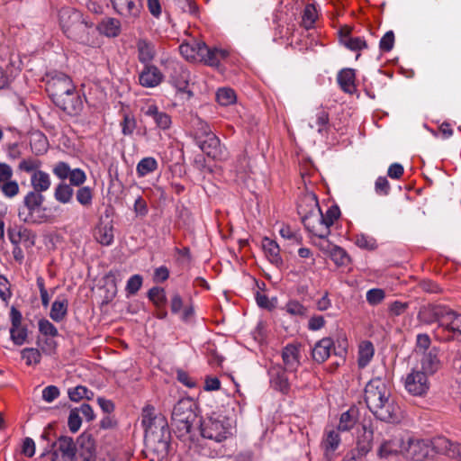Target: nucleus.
Returning <instances> with one entry per match:
<instances>
[{
  "label": "nucleus",
  "instance_id": "1",
  "mask_svg": "<svg viewBox=\"0 0 461 461\" xmlns=\"http://www.w3.org/2000/svg\"><path fill=\"white\" fill-rule=\"evenodd\" d=\"M365 402L370 411L380 420L396 422L400 420V407L385 380L376 377L367 383Z\"/></svg>",
  "mask_w": 461,
  "mask_h": 461
},
{
  "label": "nucleus",
  "instance_id": "2",
  "mask_svg": "<svg viewBox=\"0 0 461 461\" xmlns=\"http://www.w3.org/2000/svg\"><path fill=\"white\" fill-rule=\"evenodd\" d=\"M141 424L145 430V444L148 447L162 456L169 448L170 431L167 420L163 416H157L151 405L143 408Z\"/></svg>",
  "mask_w": 461,
  "mask_h": 461
},
{
  "label": "nucleus",
  "instance_id": "3",
  "mask_svg": "<svg viewBox=\"0 0 461 461\" xmlns=\"http://www.w3.org/2000/svg\"><path fill=\"white\" fill-rule=\"evenodd\" d=\"M180 54L188 61L203 62L211 67H218L221 60L229 56L225 50L213 48L210 49L203 41L192 40L189 42H183L179 46Z\"/></svg>",
  "mask_w": 461,
  "mask_h": 461
},
{
  "label": "nucleus",
  "instance_id": "4",
  "mask_svg": "<svg viewBox=\"0 0 461 461\" xmlns=\"http://www.w3.org/2000/svg\"><path fill=\"white\" fill-rule=\"evenodd\" d=\"M171 421L178 438L187 436L194 425L200 424L195 403L190 399L178 401L174 406Z\"/></svg>",
  "mask_w": 461,
  "mask_h": 461
},
{
  "label": "nucleus",
  "instance_id": "5",
  "mask_svg": "<svg viewBox=\"0 0 461 461\" xmlns=\"http://www.w3.org/2000/svg\"><path fill=\"white\" fill-rule=\"evenodd\" d=\"M59 21L64 33L70 39L85 43L88 41L89 25L80 12L72 8H62Z\"/></svg>",
  "mask_w": 461,
  "mask_h": 461
},
{
  "label": "nucleus",
  "instance_id": "6",
  "mask_svg": "<svg viewBox=\"0 0 461 461\" xmlns=\"http://www.w3.org/2000/svg\"><path fill=\"white\" fill-rule=\"evenodd\" d=\"M44 196L38 192H29L23 198V205L18 210L20 221L26 223H41L47 221L43 207Z\"/></svg>",
  "mask_w": 461,
  "mask_h": 461
},
{
  "label": "nucleus",
  "instance_id": "7",
  "mask_svg": "<svg viewBox=\"0 0 461 461\" xmlns=\"http://www.w3.org/2000/svg\"><path fill=\"white\" fill-rule=\"evenodd\" d=\"M439 317H441L440 326L434 331L438 339L450 341L454 339V334H461V313L445 306Z\"/></svg>",
  "mask_w": 461,
  "mask_h": 461
},
{
  "label": "nucleus",
  "instance_id": "8",
  "mask_svg": "<svg viewBox=\"0 0 461 461\" xmlns=\"http://www.w3.org/2000/svg\"><path fill=\"white\" fill-rule=\"evenodd\" d=\"M429 439H420L404 435L402 456L412 461H422L429 456Z\"/></svg>",
  "mask_w": 461,
  "mask_h": 461
},
{
  "label": "nucleus",
  "instance_id": "9",
  "mask_svg": "<svg viewBox=\"0 0 461 461\" xmlns=\"http://www.w3.org/2000/svg\"><path fill=\"white\" fill-rule=\"evenodd\" d=\"M201 434L203 438L221 442L230 435V427L224 419L210 417L200 423Z\"/></svg>",
  "mask_w": 461,
  "mask_h": 461
},
{
  "label": "nucleus",
  "instance_id": "10",
  "mask_svg": "<svg viewBox=\"0 0 461 461\" xmlns=\"http://www.w3.org/2000/svg\"><path fill=\"white\" fill-rule=\"evenodd\" d=\"M430 387L429 375L419 369L418 366L411 369L404 379V388L413 396H424Z\"/></svg>",
  "mask_w": 461,
  "mask_h": 461
},
{
  "label": "nucleus",
  "instance_id": "11",
  "mask_svg": "<svg viewBox=\"0 0 461 461\" xmlns=\"http://www.w3.org/2000/svg\"><path fill=\"white\" fill-rule=\"evenodd\" d=\"M46 90L54 102L69 91L75 90V86L68 76L56 73L47 81Z\"/></svg>",
  "mask_w": 461,
  "mask_h": 461
},
{
  "label": "nucleus",
  "instance_id": "12",
  "mask_svg": "<svg viewBox=\"0 0 461 461\" xmlns=\"http://www.w3.org/2000/svg\"><path fill=\"white\" fill-rule=\"evenodd\" d=\"M305 229L317 238L328 237L330 230L323 222V213L321 208L313 207V212L301 217Z\"/></svg>",
  "mask_w": 461,
  "mask_h": 461
},
{
  "label": "nucleus",
  "instance_id": "13",
  "mask_svg": "<svg viewBox=\"0 0 461 461\" xmlns=\"http://www.w3.org/2000/svg\"><path fill=\"white\" fill-rule=\"evenodd\" d=\"M403 437L402 433L394 434L389 438H384L378 448L377 455L381 459L389 460L403 453Z\"/></svg>",
  "mask_w": 461,
  "mask_h": 461
},
{
  "label": "nucleus",
  "instance_id": "14",
  "mask_svg": "<svg viewBox=\"0 0 461 461\" xmlns=\"http://www.w3.org/2000/svg\"><path fill=\"white\" fill-rule=\"evenodd\" d=\"M56 447L52 452V461H75L77 445L68 436H60L54 443Z\"/></svg>",
  "mask_w": 461,
  "mask_h": 461
},
{
  "label": "nucleus",
  "instance_id": "15",
  "mask_svg": "<svg viewBox=\"0 0 461 461\" xmlns=\"http://www.w3.org/2000/svg\"><path fill=\"white\" fill-rule=\"evenodd\" d=\"M12 177V167L5 163H0V191L8 198L16 196L20 190L18 183Z\"/></svg>",
  "mask_w": 461,
  "mask_h": 461
},
{
  "label": "nucleus",
  "instance_id": "16",
  "mask_svg": "<svg viewBox=\"0 0 461 461\" xmlns=\"http://www.w3.org/2000/svg\"><path fill=\"white\" fill-rule=\"evenodd\" d=\"M432 448L439 454L461 461V445L457 442H452L445 437H437L430 440V449Z\"/></svg>",
  "mask_w": 461,
  "mask_h": 461
},
{
  "label": "nucleus",
  "instance_id": "17",
  "mask_svg": "<svg viewBox=\"0 0 461 461\" xmlns=\"http://www.w3.org/2000/svg\"><path fill=\"white\" fill-rule=\"evenodd\" d=\"M111 2L116 13L129 20L137 19L142 9L140 0H111Z\"/></svg>",
  "mask_w": 461,
  "mask_h": 461
},
{
  "label": "nucleus",
  "instance_id": "18",
  "mask_svg": "<svg viewBox=\"0 0 461 461\" xmlns=\"http://www.w3.org/2000/svg\"><path fill=\"white\" fill-rule=\"evenodd\" d=\"M54 104L70 115L77 114L83 108V102L75 90L69 91Z\"/></svg>",
  "mask_w": 461,
  "mask_h": 461
},
{
  "label": "nucleus",
  "instance_id": "19",
  "mask_svg": "<svg viewBox=\"0 0 461 461\" xmlns=\"http://www.w3.org/2000/svg\"><path fill=\"white\" fill-rule=\"evenodd\" d=\"M439 349L436 347L431 348L428 351H423L420 359V370L428 375H434L440 367V360L438 358Z\"/></svg>",
  "mask_w": 461,
  "mask_h": 461
},
{
  "label": "nucleus",
  "instance_id": "20",
  "mask_svg": "<svg viewBox=\"0 0 461 461\" xmlns=\"http://www.w3.org/2000/svg\"><path fill=\"white\" fill-rule=\"evenodd\" d=\"M79 447V456L83 461H96V448L94 437L88 432H83L77 439Z\"/></svg>",
  "mask_w": 461,
  "mask_h": 461
},
{
  "label": "nucleus",
  "instance_id": "21",
  "mask_svg": "<svg viewBox=\"0 0 461 461\" xmlns=\"http://www.w3.org/2000/svg\"><path fill=\"white\" fill-rule=\"evenodd\" d=\"M163 74L154 65H144L143 69L139 75L140 84L148 88H152L158 86L163 80Z\"/></svg>",
  "mask_w": 461,
  "mask_h": 461
},
{
  "label": "nucleus",
  "instance_id": "22",
  "mask_svg": "<svg viewBox=\"0 0 461 461\" xmlns=\"http://www.w3.org/2000/svg\"><path fill=\"white\" fill-rule=\"evenodd\" d=\"M285 370L295 372L300 366V348L296 344L286 345L282 351Z\"/></svg>",
  "mask_w": 461,
  "mask_h": 461
},
{
  "label": "nucleus",
  "instance_id": "23",
  "mask_svg": "<svg viewBox=\"0 0 461 461\" xmlns=\"http://www.w3.org/2000/svg\"><path fill=\"white\" fill-rule=\"evenodd\" d=\"M136 49L138 54V60L143 64L148 65L156 57V48L154 43L147 38H140L136 41Z\"/></svg>",
  "mask_w": 461,
  "mask_h": 461
},
{
  "label": "nucleus",
  "instance_id": "24",
  "mask_svg": "<svg viewBox=\"0 0 461 461\" xmlns=\"http://www.w3.org/2000/svg\"><path fill=\"white\" fill-rule=\"evenodd\" d=\"M334 349V342L331 338L327 337L317 341L312 350V356L317 363L325 362Z\"/></svg>",
  "mask_w": 461,
  "mask_h": 461
},
{
  "label": "nucleus",
  "instance_id": "25",
  "mask_svg": "<svg viewBox=\"0 0 461 461\" xmlns=\"http://www.w3.org/2000/svg\"><path fill=\"white\" fill-rule=\"evenodd\" d=\"M339 431L331 428L325 430L321 447L324 450L325 456L330 459L333 456L334 452L338 449L340 444Z\"/></svg>",
  "mask_w": 461,
  "mask_h": 461
},
{
  "label": "nucleus",
  "instance_id": "26",
  "mask_svg": "<svg viewBox=\"0 0 461 461\" xmlns=\"http://www.w3.org/2000/svg\"><path fill=\"white\" fill-rule=\"evenodd\" d=\"M146 116L151 117L156 125L161 130H167L171 126V117L165 112L158 110L156 104H148L142 108Z\"/></svg>",
  "mask_w": 461,
  "mask_h": 461
},
{
  "label": "nucleus",
  "instance_id": "27",
  "mask_svg": "<svg viewBox=\"0 0 461 461\" xmlns=\"http://www.w3.org/2000/svg\"><path fill=\"white\" fill-rule=\"evenodd\" d=\"M285 368L282 366H274L270 369V383L272 386L283 393H286L289 391L290 384L286 376Z\"/></svg>",
  "mask_w": 461,
  "mask_h": 461
},
{
  "label": "nucleus",
  "instance_id": "28",
  "mask_svg": "<svg viewBox=\"0 0 461 461\" xmlns=\"http://www.w3.org/2000/svg\"><path fill=\"white\" fill-rule=\"evenodd\" d=\"M200 149L213 158H220L221 156V148L220 140L215 134H209V137L197 140Z\"/></svg>",
  "mask_w": 461,
  "mask_h": 461
},
{
  "label": "nucleus",
  "instance_id": "29",
  "mask_svg": "<svg viewBox=\"0 0 461 461\" xmlns=\"http://www.w3.org/2000/svg\"><path fill=\"white\" fill-rule=\"evenodd\" d=\"M444 308L445 305H429L423 307L420 311L418 318L425 324H432L437 322L438 328H439L441 322V317H439V315L440 313H443Z\"/></svg>",
  "mask_w": 461,
  "mask_h": 461
},
{
  "label": "nucleus",
  "instance_id": "30",
  "mask_svg": "<svg viewBox=\"0 0 461 461\" xmlns=\"http://www.w3.org/2000/svg\"><path fill=\"white\" fill-rule=\"evenodd\" d=\"M350 30L343 28L339 31V41L350 50L357 51L367 47L366 41L360 37H351Z\"/></svg>",
  "mask_w": 461,
  "mask_h": 461
},
{
  "label": "nucleus",
  "instance_id": "31",
  "mask_svg": "<svg viewBox=\"0 0 461 461\" xmlns=\"http://www.w3.org/2000/svg\"><path fill=\"white\" fill-rule=\"evenodd\" d=\"M171 68L173 70L171 79L176 87L184 90L190 81V73L184 66L176 62L171 63Z\"/></svg>",
  "mask_w": 461,
  "mask_h": 461
},
{
  "label": "nucleus",
  "instance_id": "32",
  "mask_svg": "<svg viewBox=\"0 0 461 461\" xmlns=\"http://www.w3.org/2000/svg\"><path fill=\"white\" fill-rule=\"evenodd\" d=\"M262 248L267 258L273 265L279 267L283 264L279 246L275 240L269 238H264L262 240Z\"/></svg>",
  "mask_w": 461,
  "mask_h": 461
},
{
  "label": "nucleus",
  "instance_id": "33",
  "mask_svg": "<svg viewBox=\"0 0 461 461\" xmlns=\"http://www.w3.org/2000/svg\"><path fill=\"white\" fill-rule=\"evenodd\" d=\"M355 77L354 69L344 68L338 74L337 81L344 92L353 94L356 91Z\"/></svg>",
  "mask_w": 461,
  "mask_h": 461
},
{
  "label": "nucleus",
  "instance_id": "34",
  "mask_svg": "<svg viewBox=\"0 0 461 461\" xmlns=\"http://www.w3.org/2000/svg\"><path fill=\"white\" fill-rule=\"evenodd\" d=\"M31 184L33 188L32 192H38V194H41L50 189L51 185L50 176L44 171H35L31 176Z\"/></svg>",
  "mask_w": 461,
  "mask_h": 461
},
{
  "label": "nucleus",
  "instance_id": "35",
  "mask_svg": "<svg viewBox=\"0 0 461 461\" xmlns=\"http://www.w3.org/2000/svg\"><path fill=\"white\" fill-rule=\"evenodd\" d=\"M97 29L102 34L114 38L121 33V22L116 18L105 17L100 22Z\"/></svg>",
  "mask_w": 461,
  "mask_h": 461
},
{
  "label": "nucleus",
  "instance_id": "36",
  "mask_svg": "<svg viewBox=\"0 0 461 461\" xmlns=\"http://www.w3.org/2000/svg\"><path fill=\"white\" fill-rule=\"evenodd\" d=\"M95 239L102 245L109 246L113 241V228L111 222H100L94 232Z\"/></svg>",
  "mask_w": 461,
  "mask_h": 461
},
{
  "label": "nucleus",
  "instance_id": "37",
  "mask_svg": "<svg viewBox=\"0 0 461 461\" xmlns=\"http://www.w3.org/2000/svg\"><path fill=\"white\" fill-rule=\"evenodd\" d=\"M375 348L370 341L364 340L358 346L357 366L359 368H365L373 359Z\"/></svg>",
  "mask_w": 461,
  "mask_h": 461
},
{
  "label": "nucleus",
  "instance_id": "38",
  "mask_svg": "<svg viewBox=\"0 0 461 461\" xmlns=\"http://www.w3.org/2000/svg\"><path fill=\"white\" fill-rule=\"evenodd\" d=\"M313 207L320 208L316 195L313 193H306L299 201L297 211L301 217L312 213Z\"/></svg>",
  "mask_w": 461,
  "mask_h": 461
},
{
  "label": "nucleus",
  "instance_id": "39",
  "mask_svg": "<svg viewBox=\"0 0 461 461\" xmlns=\"http://www.w3.org/2000/svg\"><path fill=\"white\" fill-rule=\"evenodd\" d=\"M74 190L66 182H60L54 189V198L60 203L66 204L72 201Z\"/></svg>",
  "mask_w": 461,
  "mask_h": 461
},
{
  "label": "nucleus",
  "instance_id": "40",
  "mask_svg": "<svg viewBox=\"0 0 461 461\" xmlns=\"http://www.w3.org/2000/svg\"><path fill=\"white\" fill-rule=\"evenodd\" d=\"M357 421V411L351 408L340 415L337 430L348 431L356 425Z\"/></svg>",
  "mask_w": 461,
  "mask_h": 461
},
{
  "label": "nucleus",
  "instance_id": "41",
  "mask_svg": "<svg viewBox=\"0 0 461 461\" xmlns=\"http://www.w3.org/2000/svg\"><path fill=\"white\" fill-rule=\"evenodd\" d=\"M68 300L66 298H59L55 300L51 305L50 316L56 321H61L68 312Z\"/></svg>",
  "mask_w": 461,
  "mask_h": 461
},
{
  "label": "nucleus",
  "instance_id": "42",
  "mask_svg": "<svg viewBox=\"0 0 461 461\" xmlns=\"http://www.w3.org/2000/svg\"><path fill=\"white\" fill-rule=\"evenodd\" d=\"M363 433L357 436V447L361 453L366 454L372 448V441L374 438V432L371 429L366 426L362 427Z\"/></svg>",
  "mask_w": 461,
  "mask_h": 461
},
{
  "label": "nucleus",
  "instance_id": "43",
  "mask_svg": "<svg viewBox=\"0 0 461 461\" xmlns=\"http://www.w3.org/2000/svg\"><path fill=\"white\" fill-rule=\"evenodd\" d=\"M158 168V162L152 157L142 158L137 165L136 171L139 176H145Z\"/></svg>",
  "mask_w": 461,
  "mask_h": 461
},
{
  "label": "nucleus",
  "instance_id": "44",
  "mask_svg": "<svg viewBox=\"0 0 461 461\" xmlns=\"http://www.w3.org/2000/svg\"><path fill=\"white\" fill-rule=\"evenodd\" d=\"M48 140L41 132L35 133L31 139V148L36 155H41L48 150Z\"/></svg>",
  "mask_w": 461,
  "mask_h": 461
},
{
  "label": "nucleus",
  "instance_id": "45",
  "mask_svg": "<svg viewBox=\"0 0 461 461\" xmlns=\"http://www.w3.org/2000/svg\"><path fill=\"white\" fill-rule=\"evenodd\" d=\"M314 118L315 124L310 122V128L313 129L314 127H317L318 132L322 133L329 124L330 118L328 112L322 108H319L315 112Z\"/></svg>",
  "mask_w": 461,
  "mask_h": 461
},
{
  "label": "nucleus",
  "instance_id": "46",
  "mask_svg": "<svg viewBox=\"0 0 461 461\" xmlns=\"http://www.w3.org/2000/svg\"><path fill=\"white\" fill-rule=\"evenodd\" d=\"M216 100L223 106L232 104L236 102L235 92L228 87L220 88L216 93Z\"/></svg>",
  "mask_w": 461,
  "mask_h": 461
},
{
  "label": "nucleus",
  "instance_id": "47",
  "mask_svg": "<svg viewBox=\"0 0 461 461\" xmlns=\"http://www.w3.org/2000/svg\"><path fill=\"white\" fill-rule=\"evenodd\" d=\"M68 396L71 401L78 402L82 399H92L94 393L88 390L86 386L78 385L68 390Z\"/></svg>",
  "mask_w": 461,
  "mask_h": 461
},
{
  "label": "nucleus",
  "instance_id": "48",
  "mask_svg": "<svg viewBox=\"0 0 461 461\" xmlns=\"http://www.w3.org/2000/svg\"><path fill=\"white\" fill-rule=\"evenodd\" d=\"M93 189L89 186H81L77 190V201L85 207H89L93 203Z\"/></svg>",
  "mask_w": 461,
  "mask_h": 461
},
{
  "label": "nucleus",
  "instance_id": "49",
  "mask_svg": "<svg viewBox=\"0 0 461 461\" xmlns=\"http://www.w3.org/2000/svg\"><path fill=\"white\" fill-rule=\"evenodd\" d=\"M329 257L339 267L347 266L350 261L347 252L339 246L333 249Z\"/></svg>",
  "mask_w": 461,
  "mask_h": 461
},
{
  "label": "nucleus",
  "instance_id": "50",
  "mask_svg": "<svg viewBox=\"0 0 461 461\" xmlns=\"http://www.w3.org/2000/svg\"><path fill=\"white\" fill-rule=\"evenodd\" d=\"M10 336L13 342L17 345H23L27 339V329L22 325L12 326L10 329Z\"/></svg>",
  "mask_w": 461,
  "mask_h": 461
},
{
  "label": "nucleus",
  "instance_id": "51",
  "mask_svg": "<svg viewBox=\"0 0 461 461\" xmlns=\"http://www.w3.org/2000/svg\"><path fill=\"white\" fill-rule=\"evenodd\" d=\"M71 171L72 169L70 168L69 165L64 161L57 162L52 168V173L59 179H60L61 182H64L66 179L69 178Z\"/></svg>",
  "mask_w": 461,
  "mask_h": 461
},
{
  "label": "nucleus",
  "instance_id": "52",
  "mask_svg": "<svg viewBox=\"0 0 461 461\" xmlns=\"http://www.w3.org/2000/svg\"><path fill=\"white\" fill-rule=\"evenodd\" d=\"M21 354L28 366L39 364L41 358L40 351L33 348H23Z\"/></svg>",
  "mask_w": 461,
  "mask_h": 461
},
{
  "label": "nucleus",
  "instance_id": "53",
  "mask_svg": "<svg viewBox=\"0 0 461 461\" xmlns=\"http://www.w3.org/2000/svg\"><path fill=\"white\" fill-rule=\"evenodd\" d=\"M317 19V10L314 5H307L303 14V23L306 29L312 27Z\"/></svg>",
  "mask_w": 461,
  "mask_h": 461
},
{
  "label": "nucleus",
  "instance_id": "54",
  "mask_svg": "<svg viewBox=\"0 0 461 461\" xmlns=\"http://www.w3.org/2000/svg\"><path fill=\"white\" fill-rule=\"evenodd\" d=\"M287 313L294 316L303 317L307 313V309L298 301H289L285 307Z\"/></svg>",
  "mask_w": 461,
  "mask_h": 461
},
{
  "label": "nucleus",
  "instance_id": "55",
  "mask_svg": "<svg viewBox=\"0 0 461 461\" xmlns=\"http://www.w3.org/2000/svg\"><path fill=\"white\" fill-rule=\"evenodd\" d=\"M38 325L40 332L44 336L55 338L59 335L57 328L46 319L40 320Z\"/></svg>",
  "mask_w": 461,
  "mask_h": 461
},
{
  "label": "nucleus",
  "instance_id": "56",
  "mask_svg": "<svg viewBox=\"0 0 461 461\" xmlns=\"http://www.w3.org/2000/svg\"><path fill=\"white\" fill-rule=\"evenodd\" d=\"M149 298L158 307H160L166 303V294L163 288L153 287L149 291Z\"/></svg>",
  "mask_w": 461,
  "mask_h": 461
},
{
  "label": "nucleus",
  "instance_id": "57",
  "mask_svg": "<svg viewBox=\"0 0 461 461\" xmlns=\"http://www.w3.org/2000/svg\"><path fill=\"white\" fill-rule=\"evenodd\" d=\"M69 184L71 186L81 187L86 181V173L80 168H74L69 176Z\"/></svg>",
  "mask_w": 461,
  "mask_h": 461
},
{
  "label": "nucleus",
  "instance_id": "58",
  "mask_svg": "<svg viewBox=\"0 0 461 461\" xmlns=\"http://www.w3.org/2000/svg\"><path fill=\"white\" fill-rule=\"evenodd\" d=\"M385 297V293L383 289L373 288L366 292V301L371 305H377Z\"/></svg>",
  "mask_w": 461,
  "mask_h": 461
},
{
  "label": "nucleus",
  "instance_id": "59",
  "mask_svg": "<svg viewBox=\"0 0 461 461\" xmlns=\"http://www.w3.org/2000/svg\"><path fill=\"white\" fill-rule=\"evenodd\" d=\"M120 125L123 135H131L137 126V122L132 115L125 114Z\"/></svg>",
  "mask_w": 461,
  "mask_h": 461
},
{
  "label": "nucleus",
  "instance_id": "60",
  "mask_svg": "<svg viewBox=\"0 0 461 461\" xmlns=\"http://www.w3.org/2000/svg\"><path fill=\"white\" fill-rule=\"evenodd\" d=\"M81 423H82V420H81L80 415L78 413V410L72 409L69 412L68 420V428H69L70 431L73 433H76L80 429Z\"/></svg>",
  "mask_w": 461,
  "mask_h": 461
},
{
  "label": "nucleus",
  "instance_id": "61",
  "mask_svg": "<svg viewBox=\"0 0 461 461\" xmlns=\"http://www.w3.org/2000/svg\"><path fill=\"white\" fill-rule=\"evenodd\" d=\"M256 301L259 307L267 310H273L277 303L276 298L269 299L266 294L260 293H257Z\"/></svg>",
  "mask_w": 461,
  "mask_h": 461
},
{
  "label": "nucleus",
  "instance_id": "62",
  "mask_svg": "<svg viewBox=\"0 0 461 461\" xmlns=\"http://www.w3.org/2000/svg\"><path fill=\"white\" fill-rule=\"evenodd\" d=\"M40 167L41 162L32 158L23 159L18 166L20 170L28 173L38 171Z\"/></svg>",
  "mask_w": 461,
  "mask_h": 461
},
{
  "label": "nucleus",
  "instance_id": "63",
  "mask_svg": "<svg viewBox=\"0 0 461 461\" xmlns=\"http://www.w3.org/2000/svg\"><path fill=\"white\" fill-rule=\"evenodd\" d=\"M279 233L281 237L285 240H293L297 243H300L302 240V237L288 225L282 226L279 230Z\"/></svg>",
  "mask_w": 461,
  "mask_h": 461
},
{
  "label": "nucleus",
  "instance_id": "64",
  "mask_svg": "<svg viewBox=\"0 0 461 461\" xmlns=\"http://www.w3.org/2000/svg\"><path fill=\"white\" fill-rule=\"evenodd\" d=\"M375 190L379 195H387L390 192V184L387 178L379 176L375 183Z\"/></svg>",
  "mask_w": 461,
  "mask_h": 461
}]
</instances>
